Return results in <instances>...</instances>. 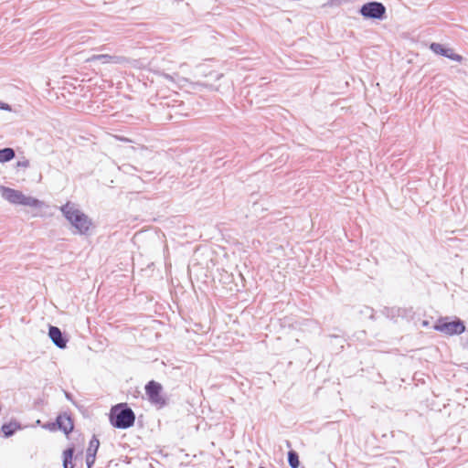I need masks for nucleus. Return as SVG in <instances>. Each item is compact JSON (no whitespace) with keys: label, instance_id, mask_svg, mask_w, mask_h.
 <instances>
[{"label":"nucleus","instance_id":"4","mask_svg":"<svg viewBox=\"0 0 468 468\" xmlns=\"http://www.w3.org/2000/svg\"><path fill=\"white\" fill-rule=\"evenodd\" d=\"M165 79H166L169 81L176 83V85L179 88L183 87H188L190 90H192L195 92H201L204 90H218V87L209 84L207 82L202 81H191L186 78L180 77L178 74L170 75V74H165Z\"/></svg>","mask_w":468,"mask_h":468},{"label":"nucleus","instance_id":"7","mask_svg":"<svg viewBox=\"0 0 468 468\" xmlns=\"http://www.w3.org/2000/svg\"><path fill=\"white\" fill-rule=\"evenodd\" d=\"M163 387L158 382L154 380L150 381L145 386V392L152 404L158 408H162L166 404L165 399L163 396Z\"/></svg>","mask_w":468,"mask_h":468},{"label":"nucleus","instance_id":"1","mask_svg":"<svg viewBox=\"0 0 468 468\" xmlns=\"http://www.w3.org/2000/svg\"><path fill=\"white\" fill-rule=\"evenodd\" d=\"M60 211L74 229V233H88L92 225L91 219L75 203L67 202L60 207Z\"/></svg>","mask_w":468,"mask_h":468},{"label":"nucleus","instance_id":"3","mask_svg":"<svg viewBox=\"0 0 468 468\" xmlns=\"http://www.w3.org/2000/svg\"><path fill=\"white\" fill-rule=\"evenodd\" d=\"M134 420L133 411L122 404L116 405L112 409L110 420L112 426L118 429H127L133 426Z\"/></svg>","mask_w":468,"mask_h":468},{"label":"nucleus","instance_id":"8","mask_svg":"<svg viewBox=\"0 0 468 468\" xmlns=\"http://www.w3.org/2000/svg\"><path fill=\"white\" fill-rule=\"evenodd\" d=\"M430 49L437 55L448 58L451 60L462 62L463 57L453 52L452 48L444 47L442 44L432 42L430 45Z\"/></svg>","mask_w":468,"mask_h":468},{"label":"nucleus","instance_id":"5","mask_svg":"<svg viewBox=\"0 0 468 468\" xmlns=\"http://www.w3.org/2000/svg\"><path fill=\"white\" fill-rule=\"evenodd\" d=\"M433 328L446 335H455L465 331V324L460 319L449 321V317H441L433 325Z\"/></svg>","mask_w":468,"mask_h":468},{"label":"nucleus","instance_id":"13","mask_svg":"<svg viewBox=\"0 0 468 468\" xmlns=\"http://www.w3.org/2000/svg\"><path fill=\"white\" fill-rule=\"evenodd\" d=\"M15 157V152L12 148H4L0 150V162H7Z\"/></svg>","mask_w":468,"mask_h":468},{"label":"nucleus","instance_id":"10","mask_svg":"<svg viewBox=\"0 0 468 468\" xmlns=\"http://www.w3.org/2000/svg\"><path fill=\"white\" fill-rule=\"evenodd\" d=\"M48 335L52 342L59 348H65L67 345L66 339L62 336L61 331L56 326H50Z\"/></svg>","mask_w":468,"mask_h":468},{"label":"nucleus","instance_id":"6","mask_svg":"<svg viewBox=\"0 0 468 468\" xmlns=\"http://www.w3.org/2000/svg\"><path fill=\"white\" fill-rule=\"evenodd\" d=\"M386 6L377 1L367 2L359 9V14L367 19L383 20L386 18Z\"/></svg>","mask_w":468,"mask_h":468},{"label":"nucleus","instance_id":"18","mask_svg":"<svg viewBox=\"0 0 468 468\" xmlns=\"http://www.w3.org/2000/svg\"><path fill=\"white\" fill-rule=\"evenodd\" d=\"M95 457L96 456H93L91 454H86V464H87L88 468H90L91 465L94 463Z\"/></svg>","mask_w":468,"mask_h":468},{"label":"nucleus","instance_id":"9","mask_svg":"<svg viewBox=\"0 0 468 468\" xmlns=\"http://www.w3.org/2000/svg\"><path fill=\"white\" fill-rule=\"evenodd\" d=\"M96 60H100L102 63L112 64H123L128 61V59L123 56H112L108 54L92 55L90 58L87 59L88 62H92Z\"/></svg>","mask_w":468,"mask_h":468},{"label":"nucleus","instance_id":"19","mask_svg":"<svg viewBox=\"0 0 468 468\" xmlns=\"http://www.w3.org/2000/svg\"><path fill=\"white\" fill-rule=\"evenodd\" d=\"M209 76H214L215 77V80H218L223 75L222 74H219V73H214V72H210L209 73Z\"/></svg>","mask_w":468,"mask_h":468},{"label":"nucleus","instance_id":"14","mask_svg":"<svg viewBox=\"0 0 468 468\" xmlns=\"http://www.w3.org/2000/svg\"><path fill=\"white\" fill-rule=\"evenodd\" d=\"M100 446V441L96 437H92L87 449V454L96 456L97 451Z\"/></svg>","mask_w":468,"mask_h":468},{"label":"nucleus","instance_id":"12","mask_svg":"<svg viewBox=\"0 0 468 468\" xmlns=\"http://www.w3.org/2000/svg\"><path fill=\"white\" fill-rule=\"evenodd\" d=\"M74 453V449L69 448L63 452V467L64 468H73L74 465L72 463V457Z\"/></svg>","mask_w":468,"mask_h":468},{"label":"nucleus","instance_id":"20","mask_svg":"<svg viewBox=\"0 0 468 468\" xmlns=\"http://www.w3.org/2000/svg\"><path fill=\"white\" fill-rule=\"evenodd\" d=\"M17 165H18V166L27 167V166L29 165V162H28V161L18 162V163H17Z\"/></svg>","mask_w":468,"mask_h":468},{"label":"nucleus","instance_id":"16","mask_svg":"<svg viewBox=\"0 0 468 468\" xmlns=\"http://www.w3.org/2000/svg\"><path fill=\"white\" fill-rule=\"evenodd\" d=\"M16 428V423H8L3 425L2 431L5 436H11L15 432Z\"/></svg>","mask_w":468,"mask_h":468},{"label":"nucleus","instance_id":"22","mask_svg":"<svg viewBox=\"0 0 468 468\" xmlns=\"http://www.w3.org/2000/svg\"><path fill=\"white\" fill-rule=\"evenodd\" d=\"M260 468H265V467H260Z\"/></svg>","mask_w":468,"mask_h":468},{"label":"nucleus","instance_id":"21","mask_svg":"<svg viewBox=\"0 0 468 468\" xmlns=\"http://www.w3.org/2000/svg\"><path fill=\"white\" fill-rule=\"evenodd\" d=\"M55 425H57V424H56V423H53V424H51V425H48V428H49V429H54Z\"/></svg>","mask_w":468,"mask_h":468},{"label":"nucleus","instance_id":"2","mask_svg":"<svg viewBox=\"0 0 468 468\" xmlns=\"http://www.w3.org/2000/svg\"><path fill=\"white\" fill-rule=\"evenodd\" d=\"M0 195L5 200L13 205L38 208L45 207L43 201L30 196H26L23 192L7 186H0Z\"/></svg>","mask_w":468,"mask_h":468},{"label":"nucleus","instance_id":"17","mask_svg":"<svg viewBox=\"0 0 468 468\" xmlns=\"http://www.w3.org/2000/svg\"><path fill=\"white\" fill-rule=\"evenodd\" d=\"M0 109L17 113V112L16 110H13L12 107L8 103L3 102V101H0Z\"/></svg>","mask_w":468,"mask_h":468},{"label":"nucleus","instance_id":"11","mask_svg":"<svg viewBox=\"0 0 468 468\" xmlns=\"http://www.w3.org/2000/svg\"><path fill=\"white\" fill-rule=\"evenodd\" d=\"M58 429L63 431L66 434H69L73 430V423L69 416L67 414H61L57 418V422Z\"/></svg>","mask_w":468,"mask_h":468},{"label":"nucleus","instance_id":"15","mask_svg":"<svg viewBox=\"0 0 468 468\" xmlns=\"http://www.w3.org/2000/svg\"><path fill=\"white\" fill-rule=\"evenodd\" d=\"M288 462L292 468H298L299 466V458L298 454L294 451H291L288 453Z\"/></svg>","mask_w":468,"mask_h":468}]
</instances>
